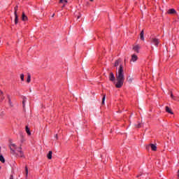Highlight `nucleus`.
Here are the masks:
<instances>
[{
  "mask_svg": "<svg viewBox=\"0 0 179 179\" xmlns=\"http://www.w3.org/2000/svg\"><path fill=\"white\" fill-rule=\"evenodd\" d=\"M116 80L117 83L115 87L117 89L122 87L124 81L125 80V74L124 73V66H122V64L120 66L117 71H116Z\"/></svg>",
  "mask_w": 179,
  "mask_h": 179,
  "instance_id": "nucleus-1",
  "label": "nucleus"
},
{
  "mask_svg": "<svg viewBox=\"0 0 179 179\" xmlns=\"http://www.w3.org/2000/svg\"><path fill=\"white\" fill-rule=\"evenodd\" d=\"M10 154L15 157H24V152L22 150V145L17 146L15 143H10L9 145Z\"/></svg>",
  "mask_w": 179,
  "mask_h": 179,
  "instance_id": "nucleus-2",
  "label": "nucleus"
},
{
  "mask_svg": "<svg viewBox=\"0 0 179 179\" xmlns=\"http://www.w3.org/2000/svg\"><path fill=\"white\" fill-rule=\"evenodd\" d=\"M145 149L147 150H149V149H151L152 150H153V152H156L157 150V146L156 145V144H149L148 145H146Z\"/></svg>",
  "mask_w": 179,
  "mask_h": 179,
  "instance_id": "nucleus-3",
  "label": "nucleus"
},
{
  "mask_svg": "<svg viewBox=\"0 0 179 179\" xmlns=\"http://www.w3.org/2000/svg\"><path fill=\"white\" fill-rule=\"evenodd\" d=\"M151 42L152 43V44H154V45H156V47H157L159 45V43H160V41H159L158 38H152L151 39Z\"/></svg>",
  "mask_w": 179,
  "mask_h": 179,
  "instance_id": "nucleus-4",
  "label": "nucleus"
},
{
  "mask_svg": "<svg viewBox=\"0 0 179 179\" xmlns=\"http://www.w3.org/2000/svg\"><path fill=\"white\" fill-rule=\"evenodd\" d=\"M168 15H177V11L174 8H171L167 10Z\"/></svg>",
  "mask_w": 179,
  "mask_h": 179,
  "instance_id": "nucleus-5",
  "label": "nucleus"
},
{
  "mask_svg": "<svg viewBox=\"0 0 179 179\" xmlns=\"http://www.w3.org/2000/svg\"><path fill=\"white\" fill-rule=\"evenodd\" d=\"M109 80H110V82H114V80H115V76H114V73L113 72L110 73Z\"/></svg>",
  "mask_w": 179,
  "mask_h": 179,
  "instance_id": "nucleus-6",
  "label": "nucleus"
},
{
  "mask_svg": "<svg viewBox=\"0 0 179 179\" xmlns=\"http://www.w3.org/2000/svg\"><path fill=\"white\" fill-rule=\"evenodd\" d=\"M138 61V56L136 55H132L131 62H136Z\"/></svg>",
  "mask_w": 179,
  "mask_h": 179,
  "instance_id": "nucleus-7",
  "label": "nucleus"
},
{
  "mask_svg": "<svg viewBox=\"0 0 179 179\" xmlns=\"http://www.w3.org/2000/svg\"><path fill=\"white\" fill-rule=\"evenodd\" d=\"M133 50L136 52H139V50H141V46H139V45H135L134 46Z\"/></svg>",
  "mask_w": 179,
  "mask_h": 179,
  "instance_id": "nucleus-8",
  "label": "nucleus"
},
{
  "mask_svg": "<svg viewBox=\"0 0 179 179\" xmlns=\"http://www.w3.org/2000/svg\"><path fill=\"white\" fill-rule=\"evenodd\" d=\"M15 24H17L19 23V16L17 15V13H15Z\"/></svg>",
  "mask_w": 179,
  "mask_h": 179,
  "instance_id": "nucleus-9",
  "label": "nucleus"
},
{
  "mask_svg": "<svg viewBox=\"0 0 179 179\" xmlns=\"http://www.w3.org/2000/svg\"><path fill=\"white\" fill-rule=\"evenodd\" d=\"M144 34H145V32H143V30L141 31V34H140V38H141V40H142L143 41H145Z\"/></svg>",
  "mask_w": 179,
  "mask_h": 179,
  "instance_id": "nucleus-10",
  "label": "nucleus"
},
{
  "mask_svg": "<svg viewBox=\"0 0 179 179\" xmlns=\"http://www.w3.org/2000/svg\"><path fill=\"white\" fill-rule=\"evenodd\" d=\"M7 99L8 100V104L10 107H13V103H12V101H10V96L7 95Z\"/></svg>",
  "mask_w": 179,
  "mask_h": 179,
  "instance_id": "nucleus-11",
  "label": "nucleus"
},
{
  "mask_svg": "<svg viewBox=\"0 0 179 179\" xmlns=\"http://www.w3.org/2000/svg\"><path fill=\"white\" fill-rule=\"evenodd\" d=\"M22 20H23V22H26L27 20V16L26 15V14H24V12L22 13Z\"/></svg>",
  "mask_w": 179,
  "mask_h": 179,
  "instance_id": "nucleus-12",
  "label": "nucleus"
},
{
  "mask_svg": "<svg viewBox=\"0 0 179 179\" xmlns=\"http://www.w3.org/2000/svg\"><path fill=\"white\" fill-rule=\"evenodd\" d=\"M25 131H26L27 135H29V136L31 135V132H30V129L29 128V126H26Z\"/></svg>",
  "mask_w": 179,
  "mask_h": 179,
  "instance_id": "nucleus-13",
  "label": "nucleus"
},
{
  "mask_svg": "<svg viewBox=\"0 0 179 179\" xmlns=\"http://www.w3.org/2000/svg\"><path fill=\"white\" fill-rule=\"evenodd\" d=\"M47 157L49 159H52V151H49L48 154L47 155Z\"/></svg>",
  "mask_w": 179,
  "mask_h": 179,
  "instance_id": "nucleus-14",
  "label": "nucleus"
},
{
  "mask_svg": "<svg viewBox=\"0 0 179 179\" xmlns=\"http://www.w3.org/2000/svg\"><path fill=\"white\" fill-rule=\"evenodd\" d=\"M133 80H134V78L131 76H129L127 78V82H129V83H132Z\"/></svg>",
  "mask_w": 179,
  "mask_h": 179,
  "instance_id": "nucleus-15",
  "label": "nucleus"
},
{
  "mask_svg": "<svg viewBox=\"0 0 179 179\" xmlns=\"http://www.w3.org/2000/svg\"><path fill=\"white\" fill-rule=\"evenodd\" d=\"M22 106L23 108H26V97L24 96L22 98Z\"/></svg>",
  "mask_w": 179,
  "mask_h": 179,
  "instance_id": "nucleus-16",
  "label": "nucleus"
},
{
  "mask_svg": "<svg viewBox=\"0 0 179 179\" xmlns=\"http://www.w3.org/2000/svg\"><path fill=\"white\" fill-rule=\"evenodd\" d=\"M165 109H166V113H169V114H173V111H171V109H170V108H169V106H166Z\"/></svg>",
  "mask_w": 179,
  "mask_h": 179,
  "instance_id": "nucleus-17",
  "label": "nucleus"
},
{
  "mask_svg": "<svg viewBox=\"0 0 179 179\" xmlns=\"http://www.w3.org/2000/svg\"><path fill=\"white\" fill-rule=\"evenodd\" d=\"M31 80V76L30 75V73H28L27 79V83H30Z\"/></svg>",
  "mask_w": 179,
  "mask_h": 179,
  "instance_id": "nucleus-18",
  "label": "nucleus"
},
{
  "mask_svg": "<svg viewBox=\"0 0 179 179\" xmlns=\"http://www.w3.org/2000/svg\"><path fill=\"white\" fill-rule=\"evenodd\" d=\"M120 62H121V59H117L115 62V66H118V65H120Z\"/></svg>",
  "mask_w": 179,
  "mask_h": 179,
  "instance_id": "nucleus-19",
  "label": "nucleus"
},
{
  "mask_svg": "<svg viewBox=\"0 0 179 179\" xmlns=\"http://www.w3.org/2000/svg\"><path fill=\"white\" fill-rule=\"evenodd\" d=\"M0 162H1V163H5V158L3 155H0Z\"/></svg>",
  "mask_w": 179,
  "mask_h": 179,
  "instance_id": "nucleus-20",
  "label": "nucleus"
},
{
  "mask_svg": "<svg viewBox=\"0 0 179 179\" xmlns=\"http://www.w3.org/2000/svg\"><path fill=\"white\" fill-rule=\"evenodd\" d=\"M59 3H64L65 5V3H68V1L67 0H60Z\"/></svg>",
  "mask_w": 179,
  "mask_h": 179,
  "instance_id": "nucleus-21",
  "label": "nucleus"
},
{
  "mask_svg": "<svg viewBox=\"0 0 179 179\" xmlns=\"http://www.w3.org/2000/svg\"><path fill=\"white\" fill-rule=\"evenodd\" d=\"M25 173H26V177L29 176V169H27V166L25 167Z\"/></svg>",
  "mask_w": 179,
  "mask_h": 179,
  "instance_id": "nucleus-22",
  "label": "nucleus"
},
{
  "mask_svg": "<svg viewBox=\"0 0 179 179\" xmlns=\"http://www.w3.org/2000/svg\"><path fill=\"white\" fill-rule=\"evenodd\" d=\"M17 8H18L17 6H16L14 8V10H15L14 15H16V13H17Z\"/></svg>",
  "mask_w": 179,
  "mask_h": 179,
  "instance_id": "nucleus-23",
  "label": "nucleus"
},
{
  "mask_svg": "<svg viewBox=\"0 0 179 179\" xmlns=\"http://www.w3.org/2000/svg\"><path fill=\"white\" fill-rule=\"evenodd\" d=\"M20 79L23 82V80H24V74H21L20 75Z\"/></svg>",
  "mask_w": 179,
  "mask_h": 179,
  "instance_id": "nucleus-24",
  "label": "nucleus"
},
{
  "mask_svg": "<svg viewBox=\"0 0 179 179\" xmlns=\"http://www.w3.org/2000/svg\"><path fill=\"white\" fill-rule=\"evenodd\" d=\"M104 101H106V94H104L102 98V104H104Z\"/></svg>",
  "mask_w": 179,
  "mask_h": 179,
  "instance_id": "nucleus-25",
  "label": "nucleus"
},
{
  "mask_svg": "<svg viewBox=\"0 0 179 179\" xmlns=\"http://www.w3.org/2000/svg\"><path fill=\"white\" fill-rule=\"evenodd\" d=\"M136 128H141V127H142V124L138 123L137 125H135Z\"/></svg>",
  "mask_w": 179,
  "mask_h": 179,
  "instance_id": "nucleus-26",
  "label": "nucleus"
},
{
  "mask_svg": "<svg viewBox=\"0 0 179 179\" xmlns=\"http://www.w3.org/2000/svg\"><path fill=\"white\" fill-rule=\"evenodd\" d=\"M1 101L5 100V96L3 95H1Z\"/></svg>",
  "mask_w": 179,
  "mask_h": 179,
  "instance_id": "nucleus-27",
  "label": "nucleus"
},
{
  "mask_svg": "<svg viewBox=\"0 0 179 179\" xmlns=\"http://www.w3.org/2000/svg\"><path fill=\"white\" fill-rule=\"evenodd\" d=\"M3 115H5V113L3 111H1L0 117H3Z\"/></svg>",
  "mask_w": 179,
  "mask_h": 179,
  "instance_id": "nucleus-28",
  "label": "nucleus"
},
{
  "mask_svg": "<svg viewBox=\"0 0 179 179\" xmlns=\"http://www.w3.org/2000/svg\"><path fill=\"white\" fill-rule=\"evenodd\" d=\"M171 99H173V100H176V97L174 96V95H173V94H171Z\"/></svg>",
  "mask_w": 179,
  "mask_h": 179,
  "instance_id": "nucleus-29",
  "label": "nucleus"
},
{
  "mask_svg": "<svg viewBox=\"0 0 179 179\" xmlns=\"http://www.w3.org/2000/svg\"><path fill=\"white\" fill-rule=\"evenodd\" d=\"M0 94L1 96H3V92H2V90H0Z\"/></svg>",
  "mask_w": 179,
  "mask_h": 179,
  "instance_id": "nucleus-30",
  "label": "nucleus"
},
{
  "mask_svg": "<svg viewBox=\"0 0 179 179\" xmlns=\"http://www.w3.org/2000/svg\"><path fill=\"white\" fill-rule=\"evenodd\" d=\"M10 179H14L13 175H10Z\"/></svg>",
  "mask_w": 179,
  "mask_h": 179,
  "instance_id": "nucleus-31",
  "label": "nucleus"
},
{
  "mask_svg": "<svg viewBox=\"0 0 179 179\" xmlns=\"http://www.w3.org/2000/svg\"><path fill=\"white\" fill-rule=\"evenodd\" d=\"M55 138H56V139H58V135H55Z\"/></svg>",
  "mask_w": 179,
  "mask_h": 179,
  "instance_id": "nucleus-32",
  "label": "nucleus"
},
{
  "mask_svg": "<svg viewBox=\"0 0 179 179\" xmlns=\"http://www.w3.org/2000/svg\"><path fill=\"white\" fill-rule=\"evenodd\" d=\"M90 2H93L94 0H90Z\"/></svg>",
  "mask_w": 179,
  "mask_h": 179,
  "instance_id": "nucleus-33",
  "label": "nucleus"
},
{
  "mask_svg": "<svg viewBox=\"0 0 179 179\" xmlns=\"http://www.w3.org/2000/svg\"><path fill=\"white\" fill-rule=\"evenodd\" d=\"M55 15V14H53V15H52V17H54Z\"/></svg>",
  "mask_w": 179,
  "mask_h": 179,
  "instance_id": "nucleus-34",
  "label": "nucleus"
},
{
  "mask_svg": "<svg viewBox=\"0 0 179 179\" xmlns=\"http://www.w3.org/2000/svg\"><path fill=\"white\" fill-rule=\"evenodd\" d=\"M80 16H78V19H80Z\"/></svg>",
  "mask_w": 179,
  "mask_h": 179,
  "instance_id": "nucleus-35",
  "label": "nucleus"
},
{
  "mask_svg": "<svg viewBox=\"0 0 179 179\" xmlns=\"http://www.w3.org/2000/svg\"><path fill=\"white\" fill-rule=\"evenodd\" d=\"M65 6V4H64V6H62V8H64Z\"/></svg>",
  "mask_w": 179,
  "mask_h": 179,
  "instance_id": "nucleus-36",
  "label": "nucleus"
},
{
  "mask_svg": "<svg viewBox=\"0 0 179 179\" xmlns=\"http://www.w3.org/2000/svg\"><path fill=\"white\" fill-rule=\"evenodd\" d=\"M0 170H1V166H0Z\"/></svg>",
  "mask_w": 179,
  "mask_h": 179,
  "instance_id": "nucleus-37",
  "label": "nucleus"
}]
</instances>
